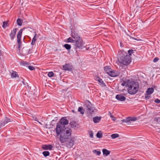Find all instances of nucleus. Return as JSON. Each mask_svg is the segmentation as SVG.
Masks as SVG:
<instances>
[{
    "mask_svg": "<svg viewBox=\"0 0 160 160\" xmlns=\"http://www.w3.org/2000/svg\"><path fill=\"white\" fill-rule=\"evenodd\" d=\"M78 111L79 112H80V113L82 115H83L84 114V110L83 109V108L82 107H79L78 109Z\"/></svg>",
    "mask_w": 160,
    "mask_h": 160,
    "instance_id": "obj_24",
    "label": "nucleus"
},
{
    "mask_svg": "<svg viewBox=\"0 0 160 160\" xmlns=\"http://www.w3.org/2000/svg\"><path fill=\"white\" fill-rule=\"evenodd\" d=\"M20 64L24 66H27L29 64V63L27 62L22 61L21 62Z\"/></svg>",
    "mask_w": 160,
    "mask_h": 160,
    "instance_id": "obj_32",
    "label": "nucleus"
},
{
    "mask_svg": "<svg viewBox=\"0 0 160 160\" xmlns=\"http://www.w3.org/2000/svg\"><path fill=\"white\" fill-rule=\"evenodd\" d=\"M39 122V123H40V124H41V122Z\"/></svg>",
    "mask_w": 160,
    "mask_h": 160,
    "instance_id": "obj_52",
    "label": "nucleus"
},
{
    "mask_svg": "<svg viewBox=\"0 0 160 160\" xmlns=\"http://www.w3.org/2000/svg\"><path fill=\"white\" fill-rule=\"evenodd\" d=\"M66 142V147L69 148H70L72 147L74 145V138H70Z\"/></svg>",
    "mask_w": 160,
    "mask_h": 160,
    "instance_id": "obj_7",
    "label": "nucleus"
},
{
    "mask_svg": "<svg viewBox=\"0 0 160 160\" xmlns=\"http://www.w3.org/2000/svg\"><path fill=\"white\" fill-rule=\"evenodd\" d=\"M150 96L147 95H145V99L146 100H148L150 98Z\"/></svg>",
    "mask_w": 160,
    "mask_h": 160,
    "instance_id": "obj_43",
    "label": "nucleus"
},
{
    "mask_svg": "<svg viewBox=\"0 0 160 160\" xmlns=\"http://www.w3.org/2000/svg\"><path fill=\"white\" fill-rule=\"evenodd\" d=\"M34 32L35 33V34L33 36V37L32 40L36 42L37 40V38L38 37V35L37 34H36L35 32Z\"/></svg>",
    "mask_w": 160,
    "mask_h": 160,
    "instance_id": "obj_33",
    "label": "nucleus"
},
{
    "mask_svg": "<svg viewBox=\"0 0 160 160\" xmlns=\"http://www.w3.org/2000/svg\"><path fill=\"white\" fill-rule=\"evenodd\" d=\"M104 70L108 74L109 73L110 71L112 69L111 67L109 66H106L104 68Z\"/></svg>",
    "mask_w": 160,
    "mask_h": 160,
    "instance_id": "obj_19",
    "label": "nucleus"
},
{
    "mask_svg": "<svg viewBox=\"0 0 160 160\" xmlns=\"http://www.w3.org/2000/svg\"><path fill=\"white\" fill-rule=\"evenodd\" d=\"M154 102L156 103H160V100H159V99H158V98H157L155 99Z\"/></svg>",
    "mask_w": 160,
    "mask_h": 160,
    "instance_id": "obj_42",
    "label": "nucleus"
},
{
    "mask_svg": "<svg viewBox=\"0 0 160 160\" xmlns=\"http://www.w3.org/2000/svg\"><path fill=\"white\" fill-rule=\"evenodd\" d=\"M130 160H135L132 159H131Z\"/></svg>",
    "mask_w": 160,
    "mask_h": 160,
    "instance_id": "obj_50",
    "label": "nucleus"
},
{
    "mask_svg": "<svg viewBox=\"0 0 160 160\" xmlns=\"http://www.w3.org/2000/svg\"><path fill=\"white\" fill-rule=\"evenodd\" d=\"M97 137L99 138H101L102 137V134L101 131H98L96 134Z\"/></svg>",
    "mask_w": 160,
    "mask_h": 160,
    "instance_id": "obj_26",
    "label": "nucleus"
},
{
    "mask_svg": "<svg viewBox=\"0 0 160 160\" xmlns=\"http://www.w3.org/2000/svg\"><path fill=\"white\" fill-rule=\"evenodd\" d=\"M120 74L119 72L117 71L111 70L109 72V73H108V75L111 77H116L118 76Z\"/></svg>",
    "mask_w": 160,
    "mask_h": 160,
    "instance_id": "obj_9",
    "label": "nucleus"
},
{
    "mask_svg": "<svg viewBox=\"0 0 160 160\" xmlns=\"http://www.w3.org/2000/svg\"><path fill=\"white\" fill-rule=\"evenodd\" d=\"M64 47L67 50H69L71 48V46L68 44H65L64 45Z\"/></svg>",
    "mask_w": 160,
    "mask_h": 160,
    "instance_id": "obj_28",
    "label": "nucleus"
},
{
    "mask_svg": "<svg viewBox=\"0 0 160 160\" xmlns=\"http://www.w3.org/2000/svg\"><path fill=\"white\" fill-rule=\"evenodd\" d=\"M71 30V37L68 38L66 42L73 43V48L77 52L78 49H82L84 47L85 43L79 35L78 31L72 29Z\"/></svg>",
    "mask_w": 160,
    "mask_h": 160,
    "instance_id": "obj_1",
    "label": "nucleus"
},
{
    "mask_svg": "<svg viewBox=\"0 0 160 160\" xmlns=\"http://www.w3.org/2000/svg\"><path fill=\"white\" fill-rule=\"evenodd\" d=\"M130 38L131 39H134V40L138 41H139L141 40V39H140L139 38H135L134 37H132L131 36H130Z\"/></svg>",
    "mask_w": 160,
    "mask_h": 160,
    "instance_id": "obj_37",
    "label": "nucleus"
},
{
    "mask_svg": "<svg viewBox=\"0 0 160 160\" xmlns=\"http://www.w3.org/2000/svg\"><path fill=\"white\" fill-rule=\"evenodd\" d=\"M72 111L73 112H74V110H72Z\"/></svg>",
    "mask_w": 160,
    "mask_h": 160,
    "instance_id": "obj_53",
    "label": "nucleus"
},
{
    "mask_svg": "<svg viewBox=\"0 0 160 160\" xmlns=\"http://www.w3.org/2000/svg\"><path fill=\"white\" fill-rule=\"evenodd\" d=\"M127 82L128 80L127 81H123L122 82H122L121 84V85L123 86H127Z\"/></svg>",
    "mask_w": 160,
    "mask_h": 160,
    "instance_id": "obj_35",
    "label": "nucleus"
},
{
    "mask_svg": "<svg viewBox=\"0 0 160 160\" xmlns=\"http://www.w3.org/2000/svg\"><path fill=\"white\" fill-rule=\"evenodd\" d=\"M54 73L52 72H50L48 74V76L50 78L54 76Z\"/></svg>",
    "mask_w": 160,
    "mask_h": 160,
    "instance_id": "obj_34",
    "label": "nucleus"
},
{
    "mask_svg": "<svg viewBox=\"0 0 160 160\" xmlns=\"http://www.w3.org/2000/svg\"><path fill=\"white\" fill-rule=\"evenodd\" d=\"M53 148V146L51 144H45L43 145L42 146V148L44 150H52Z\"/></svg>",
    "mask_w": 160,
    "mask_h": 160,
    "instance_id": "obj_12",
    "label": "nucleus"
},
{
    "mask_svg": "<svg viewBox=\"0 0 160 160\" xmlns=\"http://www.w3.org/2000/svg\"><path fill=\"white\" fill-rule=\"evenodd\" d=\"M70 124L72 128H75L77 127V124L75 121H72L70 123Z\"/></svg>",
    "mask_w": 160,
    "mask_h": 160,
    "instance_id": "obj_23",
    "label": "nucleus"
},
{
    "mask_svg": "<svg viewBox=\"0 0 160 160\" xmlns=\"http://www.w3.org/2000/svg\"><path fill=\"white\" fill-rule=\"evenodd\" d=\"M28 52H26V54L28 55L29 54L31 53V49H29L27 50Z\"/></svg>",
    "mask_w": 160,
    "mask_h": 160,
    "instance_id": "obj_41",
    "label": "nucleus"
},
{
    "mask_svg": "<svg viewBox=\"0 0 160 160\" xmlns=\"http://www.w3.org/2000/svg\"><path fill=\"white\" fill-rule=\"evenodd\" d=\"M111 137L112 139H115L116 138H118L119 135L118 133L113 134L111 135Z\"/></svg>",
    "mask_w": 160,
    "mask_h": 160,
    "instance_id": "obj_29",
    "label": "nucleus"
},
{
    "mask_svg": "<svg viewBox=\"0 0 160 160\" xmlns=\"http://www.w3.org/2000/svg\"><path fill=\"white\" fill-rule=\"evenodd\" d=\"M159 58H158L156 57L154 59L153 62H157Z\"/></svg>",
    "mask_w": 160,
    "mask_h": 160,
    "instance_id": "obj_40",
    "label": "nucleus"
},
{
    "mask_svg": "<svg viewBox=\"0 0 160 160\" xmlns=\"http://www.w3.org/2000/svg\"><path fill=\"white\" fill-rule=\"evenodd\" d=\"M120 46L121 47H122V45L120 43Z\"/></svg>",
    "mask_w": 160,
    "mask_h": 160,
    "instance_id": "obj_49",
    "label": "nucleus"
},
{
    "mask_svg": "<svg viewBox=\"0 0 160 160\" xmlns=\"http://www.w3.org/2000/svg\"><path fill=\"white\" fill-rule=\"evenodd\" d=\"M156 120H158V119H157V118H154V120H156Z\"/></svg>",
    "mask_w": 160,
    "mask_h": 160,
    "instance_id": "obj_47",
    "label": "nucleus"
},
{
    "mask_svg": "<svg viewBox=\"0 0 160 160\" xmlns=\"http://www.w3.org/2000/svg\"><path fill=\"white\" fill-rule=\"evenodd\" d=\"M28 68L30 70H33L35 69V68L34 67L31 66H28Z\"/></svg>",
    "mask_w": 160,
    "mask_h": 160,
    "instance_id": "obj_39",
    "label": "nucleus"
},
{
    "mask_svg": "<svg viewBox=\"0 0 160 160\" xmlns=\"http://www.w3.org/2000/svg\"><path fill=\"white\" fill-rule=\"evenodd\" d=\"M17 31V29L14 28L11 31V33H10L9 36L11 40H13L15 38Z\"/></svg>",
    "mask_w": 160,
    "mask_h": 160,
    "instance_id": "obj_10",
    "label": "nucleus"
},
{
    "mask_svg": "<svg viewBox=\"0 0 160 160\" xmlns=\"http://www.w3.org/2000/svg\"><path fill=\"white\" fill-rule=\"evenodd\" d=\"M102 152L103 154L104 155H105L106 156L109 155L110 153V151L108 150L105 148H104L102 149Z\"/></svg>",
    "mask_w": 160,
    "mask_h": 160,
    "instance_id": "obj_20",
    "label": "nucleus"
},
{
    "mask_svg": "<svg viewBox=\"0 0 160 160\" xmlns=\"http://www.w3.org/2000/svg\"><path fill=\"white\" fill-rule=\"evenodd\" d=\"M115 98L117 100L120 101H124L126 99V97L122 94L117 95Z\"/></svg>",
    "mask_w": 160,
    "mask_h": 160,
    "instance_id": "obj_11",
    "label": "nucleus"
},
{
    "mask_svg": "<svg viewBox=\"0 0 160 160\" xmlns=\"http://www.w3.org/2000/svg\"><path fill=\"white\" fill-rule=\"evenodd\" d=\"M127 85L128 87V92L129 94L133 95L136 93L138 91L139 85L136 82L128 80Z\"/></svg>",
    "mask_w": 160,
    "mask_h": 160,
    "instance_id": "obj_4",
    "label": "nucleus"
},
{
    "mask_svg": "<svg viewBox=\"0 0 160 160\" xmlns=\"http://www.w3.org/2000/svg\"><path fill=\"white\" fill-rule=\"evenodd\" d=\"M153 92L154 89L153 88H149L147 89L146 92V93L147 95H149L152 93Z\"/></svg>",
    "mask_w": 160,
    "mask_h": 160,
    "instance_id": "obj_16",
    "label": "nucleus"
},
{
    "mask_svg": "<svg viewBox=\"0 0 160 160\" xmlns=\"http://www.w3.org/2000/svg\"><path fill=\"white\" fill-rule=\"evenodd\" d=\"M101 117L96 116L93 118V121L95 123H98L101 120Z\"/></svg>",
    "mask_w": 160,
    "mask_h": 160,
    "instance_id": "obj_17",
    "label": "nucleus"
},
{
    "mask_svg": "<svg viewBox=\"0 0 160 160\" xmlns=\"http://www.w3.org/2000/svg\"><path fill=\"white\" fill-rule=\"evenodd\" d=\"M87 109L89 112H93V108L92 107V104L89 102V103L87 105Z\"/></svg>",
    "mask_w": 160,
    "mask_h": 160,
    "instance_id": "obj_15",
    "label": "nucleus"
},
{
    "mask_svg": "<svg viewBox=\"0 0 160 160\" xmlns=\"http://www.w3.org/2000/svg\"><path fill=\"white\" fill-rule=\"evenodd\" d=\"M97 80L98 81L99 83V84L102 87H105L106 86V84L104 82L102 79L99 77H98L97 78Z\"/></svg>",
    "mask_w": 160,
    "mask_h": 160,
    "instance_id": "obj_14",
    "label": "nucleus"
},
{
    "mask_svg": "<svg viewBox=\"0 0 160 160\" xmlns=\"http://www.w3.org/2000/svg\"><path fill=\"white\" fill-rule=\"evenodd\" d=\"M92 152L93 153L95 154L96 155L98 156H99L101 153V152L100 151H98L96 149H95L93 150Z\"/></svg>",
    "mask_w": 160,
    "mask_h": 160,
    "instance_id": "obj_25",
    "label": "nucleus"
},
{
    "mask_svg": "<svg viewBox=\"0 0 160 160\" xmlns=\"http://www.w3.org/2000/svg\"><path fill=\"white\" fill-rule=\"evenodd\" d=\"M112 120L113 121H115L116 120V118L113 116L112 118Z\"/></svg>",
    "mask_w": 160,
    "mask_h": 160,
    "instance_id": "obj_46",
    "label": "nucleus"
},
{
    "mask_svg": "<svg viewBox=\"0 0 160 160\" xmlns=\"http://www.w3.org/2000/svg\"><path fill=\"white\" fill-rule=\"evenodd\" d=\"M12 120L9 118L6 117L4 120H2L0 122L1 127H3L8 122H12Z\"/></svg>",
    "mask_w": 160,
    "mask_h": 160,
    "instance_id": "obj_8",
    "label": "nucleus"
},
{
    "mask_svg": "<svg viewBox=\"0 0 160 160\" xmlns=\"http://www.w3.org/2000/svg\"><path fill=\"white\" fill-rule=\"evenodd\" d=\"M133 53V50L132 49H130L128 51V55L130 56L132 55V54Z\"/></svg>",
    "mask_w": 160,
    "mask_h": 160,
    "instance_id": "obj_36",
    "label": "nucleus"
},
{
    "mask_svg": "<svg viewBox=\"0 0 160 160\" xmlns=\"http://www.w3.org/2000/svg\"><path fill=\"white\" fill-rule=\"evenodd\" d=\"M53 121H55L54 120H53L52 121V122Z\"/></svg>",
    "mask_w": 160,
    "mask_h": 160,
    "instance_id": "obj_48",
    "label": "nucleus"
},
{
    "mask_svg": "<svg viewBox=\"0 0 160 160\" xmlns=\"http://www.w3.org/2000/svg\"><path fill=\"white\" fill-rule=\"evenodd\" d=\"M118 63L124 65H128L131 62V58L127 52L123 50L118 52Z\"/></svg>",
    "mask_w": 160,
    "mask_h": 160,
    "instance_id": "obj_2",
    "label": "nucleus"
},
{
    "mask_svg": "<svg viewBox=\"0 0 160 160\" xmlns=\"http://www.w3.org/2000/svg\"><path fill=\"white\" fill-rule=\"evenodd\" d=\"M23 29H21L18 32L17 35V40L20 39L21 40V37L22 36V32L23 31Z\"/></svg>",
    "mask_w": 160,
    "mask_h": 160,
    "instance_id": "obj_18",
    "label": "nucleus"
},
{
    "mask_svg": "<svg viewBox=\"0 0 160 160\" xmlns=\"http://www.w3.org/2000/svg\"><path fill=\"white\" fill-rule=\"evenodd\" d=\"M60 130V141L61 143L66 142L70 138L72 130L68 127L61 128Z\"/></svg>",
    "mask_w": 160,
    "mask_h": 160,
    "instance_id": "obj_3",
    "label": "nucleus"
},
{
    "mask_svg": "<svg viewBox=\"0 0 160 160\" xmlns=\"http://www.w3.org/2000/svg\"><path fill=\"white\" fill-rule=\"evenodd\" d=\"M35 41H33V40H32L31 42V44L32 45H33L35 44Z\"/></svg>",
    "mask_w": 160,
    "mask_h": 160,
    "instance_id": "obj_44",
    "label": "nucleus"
},
{
    "mask_svg": "<svg viewBox=\"0 0 160 160\" xmlns=\"http://www.w3.org/2000/svg\"><path fill=\"white\" fill-rule=\"evenodd\" d=\"M89 134L90 137L92 138H93V132L92 131H89Z\"/></svg>",
    "mask_w": 160,
    "mask_h": 160,
    "instance_id": "obj_38",
    "label": "nucleus"
},
{
    "mask_svg": "<svg viewBox=\"0 0 160 160\" xmlns=\"http://www.w3.org/2000/svg\"><path fill=\"white\" fill-rule=\"evenodd\" d=\"M22 82L24 84V82L23 81H22Z\"/></svg>",
    "mask_w": 160,
    "mask_h": 160,
    "instance_id": "obj_51",
    "label": "nucleus"
},
{
    "mask_svg": "<svg viewBox=\"0 0 160 160\" xmlns=\"http://www.w3.org/2000/svg\"><path fill=\"white\" fill-rule=\"evenodd\" d=\"M109 113L110 114V116L111 118H112L113 117V116L112 115V114L109 111Z\"/></svg>",
    "mask_w": 160,
    "mask_h": 160,
    "instance_id": "obj_45",
    "label": "nucleus"
},
{
    "mask_svg": "<svg viewBox=\"0 0 160 160\" xmlns=\"http://www.w3.org/2000/svg\"><path fill=\"white\" fill-rule=\"evenodd\" d=\"M137 118L136 117H129L126 118L125 119H124L121 120L122 122H125L128 123V124H130L131 123V121H134L137 120Z\"/></svg>",
    "mask_w": 160,
    "mask_h": 160,
    "instance_id": "obj_6",
    "label": "nucleus"
},
{
    "mask_svg": "<svg viewBox=\"0 0 160 160\" xmlns=\"http://www.w3.org/2000/svg\"><path fill=\"white\" fill-rule=\"evenodd\" d=\"M17 24L19 26H21L22 24V21L20 18H18L17 19Z\"/></svg>",
    "mask_w": 160,
    "mask_h": 160,
    "instance_id": "obj_27",
    "label": "nucleus"
},
{
    "mask_svg": "<svg viewBox=\"0 0 160 160\" xmlns=\"http://www.w3.org/2000/svg\"><path fill=\"white\" fill-rule=\"evenodd\" d=\"M17 43H18V44H17V46H18L17 48L18 49H20V48H21V47L22 45V42H21V40H20V39L17 40Z\"/></svg>",
    "mask_w": 160,
    "mask_h": 160,
    "instance_id": "obj_22",
    "label": "nucleus"
},
{
    "mask_svg": "<svg viewBox=\"0 0 160 160\" xmlns=\"http://www.w3.org/2000/svg\"><path fill=\"white\" fill-rule=\"evenodd\" d=\"M63 68V69L65 71H71L72 70V67L68 64H66L64 65Z\"/></svg>",
    "mask_w": 160,
    "mask_h": 160,
    "instance_id": "obj_13",
    "label": "nucleus"
},
{
    "mask_svg": "<svg viewBox=\"0 0 160 160\" xmlns=\"http://www.w3.org/2000/svg\"><path fill=\"white\" fill-rule=\"evenodd\" d=\"M8 22L7 21H4L3 22V24L2 25V27L3 28H6L7 27H8L7 24H8Z\"/></svg>",
    "mask_w": 160,
    "mask_h": 160,
    "instance_id": "obj_31",
    "label": "nucleus"
},
{
    "mask_svg": "<svg viewBox=\"0 0 160 160\" xmlns=\"http://www.w3.org/2000/svg\"><path fill=\"white\" fill-rule=\"evenodd\" d=\"M68 123V121L66 119V117L62 118L60 121L57 123V126L55 129L57 135H59L61 131V128H65V125H67Z\"/></svg>",
    "mask_w": 160,
    "mask_h": 160,
    "instance_id": "obj_5",
    "label": "nucleus"
},
{
    "mask_svg": "<svg viewBox=\"0 0 160 160\" xmlns=\"http://www.w3.org/2000/svg\"><path fill=\"white\" fill-rule=\"evenodd\" d=\"M42 154L45 157H47L50 155V152L48 151H44L42 152Z\"/></svg>",
    "mask_w": 160,
    "mask_h": 160,
    "instance_id": "obj_30",
    "label": "nucleus"
},
{
    "mask_svg": "<svg viewBox=\"0 0 160 160\" xmlns=\"http://www.w3.org/2000/svg\"><path fill=\"white\" fill-rule=\"evenodd\" d=\"M17 77H18V78H19L17 72L15 71H12L11 74V78H13Z\"/></svg>",
    "mask_w": 160,
    "mask_h": 160,
    "instance_id": "obj_21",
    "label": "nucleus"
}]
</instances>
